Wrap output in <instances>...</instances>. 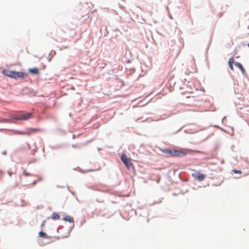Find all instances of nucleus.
I'll return each instance as SVG.
<instances>
[{"mask_svg": "<svg viewBox=\"0 0 249 249\" xmlns=\"http://www.w3.org/2000/svg\"><path fill=\"white\" fill-rule=\"evenodd\" d=\"M2 72L4 75L9 77L15 79L23 78L25 75V73L22 72L10 71L6 69L3 70Z\"/></svg>", "mask_w": 249, "mask_h": 249, "instance_id": "nucleus-1", "label": "nucleus"}, {"mask_svg": "<svg viewBox=\"0 0 249 249\" xmlns=\"http://www.w3.org/2000/svg\"><path fill=\"white\" fill-rule=\"evenodd\" d=\"M32 117V113L22 111L17 114L12 116V118L17 120L26 121Z\"/></svg>", "mask_w": 249, "mask_h": 249, "instance_id": "nucleus-2", "label": "nucleus"}, {"mask_svg": "<svg viewBox=\"0 0 249 249\" xmlns=\"http://www.w3.org/2000/svg\"><path fill=\"white\" fill-rule=\"evenodd\" d=\"M121 160L127 168L129 169L132 166L133 163L131 162V159L127 158L125 155L124 154L122 155Z\"/></svg>", "mask_w": 249, "mask_h": 249, "instance_id": "nucleus-3", "label": "nucleus"}, {"mask_svg": "<svg viewBox=\"0 0 249 249\" xmlns=\"http://www.w3.org/2000/svg\"><path fill=\"white\" fill-rule=\"evenodd\" d=\"M192 176L195 179H197L199 181H203L206 178V176L199 172H195L192 173Z\"/></svg>", "mask_w": 249, "mask_h": 249, "instance_id": "nucleus-4", "label": "nucleus"}, {"mask_svg": "<svg viewBox=\"0 0 249 249\" xmlns=\"http://www.w3.org/2000/svg\"><path fill=\"white\" fill-rule=\"evenodd\" d=\"M186 155V153L178 150L173 149L172 156L183 157Z\"/></svg>", "mask_w": 249, "mask_h": 249, "instance_id": "nucleus-5", "label": "nucleus"}, {"mask_svg": "<svg viewBox=\"0 0 249 249\" xmlns=\"http://www.w3.org/2000/svg\"><path fill=\"white\" fill-rule=\"evenodd\" d=\"M162 152L169 156H172L173 149H164L162 150Z\"/></svg>", "mask_w": 249, "mask_h": 249, "instance_id": "nucleus-6", "label": "nucleus"}, {"mask_svg": "<svg viewBox=\"0 0 249 249\" xmlns=\"http://www.w3.org/2000/svg\"><path fill=\"white\" fill-rule=\"evenodd\" d=\"M63 220L68 221L70 223H74L73 218L71 216H66L63 218Z\"/></svg>", "mask_w": 249, "mask_h": 249, "instance_id": "nucleus-7", "label": "nucleus"}, {"mask_svg": "<svg viewBox=\"0 0 249 249\" xmlns=\"http://www.w3.org/2000/svg\"><path fill=\"white\" fill-rule=\"evenodd\" d=\"M29 71L34 74H38L39 73V70L36 68L30 69Z\"/></svg>", "mask_w": 249, "mask_h": 249, "instance_id": "nucleus-8", "label": "nucleus"}, {"mask_svg": "<svg viewBox=\"0 0 249 249\" xmlns=\"http://www.w3.org/2000/svg\"><path fill=\"white\" fill-rule=\"evenodd\" d=\"M51 218L52 219H53L54 220H58L60 219V216L57 213H52V214L51 215Z\"/></svg>", "mask_w": 249, "mask_h": 249, "instance_id": "nucleus-9", "label": "nucleus"}, {"mask_svg": "<svg viewBox=\"0 0 249 249\" xmlns=\"http://www.w3.org/2000/svg\"><path fill=\"white\" fill-rule=\"evenodd\" d=\"M234 63V59L233 58H231L229 60V65L231 70L233 71L234 68L233 67V63Z\"/></svg>", "mask_w": 249, "mask_h": 249, "instance_id": "nucleus-10", "label": "nucleus"}, {"mask_svg": "<svg viewBox=\"0 0 249 249\" xmlns=\"http://www.w3.org/2000/svg\"><path fill=\"white\" fill-rule=\"evenodd\" d=\"M235 65L238 67L243 73L245 72V70L241 63L239 62H236L235 63Z\"/></svg>", "mask_w": 249, "mask_h": 249, "instance_id": "nucleus-11", "label": "nucleus"}, {"mask_svg": "<svg viewBox=\"0 0 249 249\" xmlns=\"http://www.w3.org/2000/svg\"><path fill=\"white\" fill-rule=\"evenodd\" d=\"M38 235H39V237H42V238H48V236L45 232H44L42 231L39 232Z\"/></svg>", "mask_w": 249, "mask_h": 249, "instance_id": "nucleus-12", "label": "nucleus"}, {"mask_svg": "<svg viewBox=\"0 0 249 249\" xmlns=\"http://www.w3.org/2000/svg\"><path fill=\"white\" fill-rule=\"evenodd\" d=\"M12 121L10 120L0 117V123H10Z\"/></svg>", "mask_w": 249, "mask_h": 249, "instance_id": "nucleus-13", "label": "nucleus"}, {"mask_svg": "<svg viewBox=\"0 0 249 249\" xmlns=\"http://www.w3.org/2000/svg\"><path fill=\"white\" fill-rule=\"evenodd\" d=\"M40 129L39 128H32L30 129L31 133H34L36 132H39Z\"/></svg>", "mask_w": 249, "mask_h": 249, "instance_id": "nucleus-14", "label": "nucleus"}, {"mask_svg": "<svg viewBox=\"0 0 249 249\" xmlns=\"http://www.w3.org/2000/svg\"><path fill=\"white\" fill-rule=\"evenodd\" d=\"M235 28L238 29L240 27V22L239 21H237L235 25Z\"/></svg>", "mask_w": 249, "mask_h": 249, "instance_id": "nucleus-15", "label": "nucleus"}, {"mask_svg": "<svg viewBox=\"0 0 249 249\" xmlns=\"http://www.w3.org/2000/svg\"><path fill=\"white\" fill-rule=\"evenodd\" d=\"M232 171L234 173H238L241 174L242 173V171L241 170H233Z\"/></svg>", "mask_w": 249, "mask_h": 249, "instance_id": "nucleus-16", "label": "nucleus"}, {"mask_svg": "<svg viewBox=\"0 0 249 249\" xmlns=\"http://www.w3.org/2000/svg\"><path fill=\"white\" fill-rule=\"evenodd\" d=\"M4 175V172L0 169V178H2Z\"/></svg>", "mask_w": 249, "mask_h": 249, "instance_id": "nucleus-17", "label": "nucleus"}, {"mask_svg": "<svg viewBox=\"0 0 249 249\" xmlns=\"http://www.w3.org/2000/svg\"><path fill=\"white\" fill-rule=\"evenodd\" d=\"M45 224V220H44V221L42 222V224H41V227H43V226H44Z\"/></svg>", "mask_w": 249, "mask_h": 249, "instance_id": "nucleus-18", "label": "nucleus"}, {"mask_svg": "<svg viewBox=\"0 0 249 249\" xmlns=\"http://www.w3.org/2000/svg\"><path fill=\"white\" fill-rule=\"evenodd\" d=\"M24 175L26 176H28L29 175V174L27 173H26V172H24Z\"/></svg>", "mask_w": 249, "mask_h": 249, "instance_id": "nucleus-19", "label": "nucleus"}, {"mask_svg": "<svg viewBox=\"0 0 249 249\" xmlns=\"http://www.w3.org/2000/svg\"><path fill=\"white\" fill-rule=\"evenodd\" d=\"M248 46L249 47V43L248 44Z\"/></svg>", "mask_w": 249, "mask_h": 249, "instance_id": "nucleus-20", "label": "nucleus"}]
</instances>
